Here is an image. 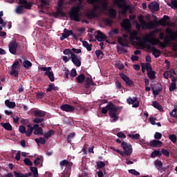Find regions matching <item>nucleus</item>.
Wrapping results in <instances>:
<instances>
[{
  "label": "nucleus",
  "instance_id": "1",
  "mask_svg": "<svg viewBox=\"0 0 177 177\" xmlns=\"http://www.w3.org/2000/svg\"><path fill=\"white\" fill-rule=\"evenodd\" d=\"M153 34L149 33L147 37L143 38L142 41H140L143 45H145L147 43H149L152 46L158 45L162 48H165L167 46L169 45L171 41H174L176 40V37L174 35H165L163 39V43L159 39L152 37Z\"/></svg>",
  "mask_w": 177,
  "mask_h": 177
},
{
  "label": "nucleus",
  "instance_id": "2",
  "mask_svg": "<svg viewBox=\"0 0 177 177\" xmlns=\"http://www.w3.org/2000/svg\"><path fill=\"white\" fill-rule=\"evenodd\" d=\"M83 9L82 1L77 3V6L71 7L69 12V17L71 20L74 21H80V10Z\"/></svg>",
  "mask_w": 177,
  "mask_h": 177
},
{
  "label": "nucleus",
  "instance_id": "3",
  "mask_svg": "<svg viewBox=\"0 0 177 177\" xmlns=\"http://www.w3.org/2000/svg\"><path fill=\"white\" fill-rule=\"evenodd\" d=\"M114 3L119 9L122 10L120 14L126 15L129 10L131 13V7L126 3V0H114Z\"/></svg>",
  "mask_w": 177,
  "mask_h": 177
},
{
  "label": "nucleus",
  "instance_id": "4",
  "mask_svg": "<svg viewBox=\"0 0 177 177\" xmlns=\"http://www.w3.org/2000/svg\"><path fill=\"white\" fill-rule=\"evenodd\" d=\"M138 20H139V22L142 27H147V28L151 29L155 27V24H158L156 21L155 22L147 23L146 21L144 20V17L142 15H140L139 17H138Z\"/></svg>",
  "mask_w": 177,
  "mask_h": 177
},
{
  "label": "nucleus",
  "instance_id": "5",
  "mask_svg": "<svg viewBox=\"0 0 177 177\" xmlns=\"http://www.w3.org/2000/svg\"><path fill=\"white\" fill-rule=\"evenodd\" d=\"M122 148L124 150V156H131L132 154V146L130 144H128L126 142H122Z\"/></svg>",
  "mask_w": 177,
  "mask_h": 177
},
{
  "label": "nucleus",
  "instance_id": "6",
  "mask_svg": "<svg viewBox=\"0 0 177 177\" xmlns=\"http://www.w3.org/2000/svg\"><path fill=\"white\" fill-rule=\"evenodd\" d=\"M110 108H113L116 111H118L119 108L116 107V106L112 103V102H109V104H107L106 106L102 107L101 113L102 114H106L108 113H110L111 111V109Z\"/></svg>",
  "mask_w": 177,
  "mask_h": 177
},
{
  "label": "nucleus",
  "instance_id": "7",
  "mask_svg": "<svg viewBox=\"0 0 177 177\" xmlns=\"http://www.w3.org/2000/svg\"><path fill=\"white\" fill-rule=\"evenodd\" d=\"M119 76L120 77V79H122L125 84H127V86H134V82L132 81V80H131L129 76H127L126 74H124V73H120L119 74Z\"/></svg>",
  "mask_w": 177,
  "mask_h": 177
},
{
  "label": "nucleus",
  "instance_id": "8",
  "mask_svg": "<svg viewBox=\"0 0 177 177\" xmlns=\"http://www.w3.org/2000/svg\"><path fill=\"white\" fill-rule=\"evenodd\" d=\"M19 44H17L15 40H13L12 42L8 44V50L10 53L12 54L13 55H17V48Z\"/></svg>",
  "mask_w": 177,
  "mask_h": 177
},
{
  "label": "nucleus",
  "instance_id": "9",
  "mask_svg": "<svg viewBox=\"0 0 177 177\" xmlns=\"http://www.w3.org/2000/svg\"><path fill=\"white\" fill-rule=\"evenodd\" d=\"M127 102L129 105H132L133 108H138L140 106V102L138 100L137 97L131 98L129 97V98L127 99Z\"/></svg>",
  "mask_w": 177,
  "mask_h": 177
},
{
  "label": "nucleus",
  "instance_id": "10",
  "mask_svg": "<svg viewBox=\"0 0 177 177\" xmlns=\"http://www.w3.org/2000/svg\"><path fill=\"white\" fill-rule=\"evenodd\" d=\"M18 4H19L18 6H22L26 10H30L32 7V3L27 0H18Z\"/></svg>",
  "mask_w": 177,
  "mask_h": 177
},
{
  "label": "nucleus",
  "instance_id": "11",
  "mask_svg": "<svg viewBox=\"0 0 177 177\" xmlns=\"http://www.w3.org/2000/svg\"><path fill=\"white\" fill-rule=\"evenodd\" d=\"M109 109H111V111H110V112L109 113L110 118L112 119L111 122H115L118 121L119 116L117 115V114H118V111H116L115 109L112 108V107H110Z\"/></svg>",
  "mask_w": 177,
  "mask_h": 177
},
{
  "label": "nucleus",
  "instance_id": "12",
  "mask_svg": "<svg viewBox=\"0 0 177 177\" xmlns=\"http://www.w3.org/2000/svg\"><path fill=\"white\" fill-rule=\"evenodd\" d=\"M148 9L151 10L152 12H156L159 11L160 6L157 1H152L149 5H148Z\"/></svg>",
  "mask_w": 177,
  "mask_h": 177
},
{
  "label": "nucleus",
  "instance_id": "13",
  "mask_svg": "<svg viewBox=\"0 0 177 177\" xmlns=\"http://www.w3.org/2000/svg\"><path fill=\"white\" fill-rule=\"evenodd\" d=\"M60 109L66 113H73L75 108L73 106L65 104L60 106Z\"/></svg>",
  "mask_w": 177,
  "mask_h": 177
},
{
  "label": "nucleus",
  "instance_id": "14",
  "mask_svg": "<svg viewBox=\"0 0 177 177\" xmlns=\"http://www.w3.org/2000/svg\"><path fill=\"white\" fill-rule=\"evenodd\" d=\"M147 49L151 50L152 55H153V57H155V58H158L161 55V51L160 50H158L155 47L151 48V46L149 44L147 46Z\"/></svg>",
  "mask_w": 177,
  "mask_h": 177
},
{
  "label": "nucleus",
  "instance_id": "15",
  "mask_svg": "<svg viewBox=\"0 0 177 177\" xmlns=\"http://www.w3.org/2000/svg\"><path fill=\"white\" fill-rule=\"evenodd\" d=\"M71 62L75 65L77 67L81 66V61L82 60V57L80 55H73V57H71Z\"/></svg>",
  "mask_w": 177,
  "mask_h": 177
},
{
  "label": "nucleus",
  "instance_id": "16",
  "mask_svg": "<svg viewBox=\"0 0 177 177\" xmlns=\"http://www.w3.org/2000/svg\"><path fill=\"white\" fill-rule=\"evenodd\" d=\"M63 32L64 33H62V37H60L61 41H63L65 39L68 38L73 33V30H68L67 28L64 29Z\"/></svg>",
  "mask_w": 177,
  "mask_h": 177
},
{
  "label": "nucleus",
  "instance_id": "17",
  "mask_svg": "<svg viewBox=\"0 0 177 177\" xmlns=\"http://www.w3.org/2000/svg\"><path fill=\"white\" fill-rule=\"evenodd\" d=\"M120 26L125 30L131 29V22L129 21V19L127 18L122 20V24H120Z\"/></svg>",
  "mask_w": 177,
  "mask_h": 177
},
{
  "label": "nucleus",
  "instance_id": "18",
  "mask_svg": "<svg viewBox=\"0 0 177 177\" xmlns=\"http://www.w3.org/2000/svg\"><path fill=\"white\" fill-rule=\"evenodd\" d=\"M95 38L98 40L99 42H102L104 40H106L107 37L106 35H104L102 31L100 30H97V35L95 36Z\"/></svg>",
  "mask_w": 177,
  "mask_h": 177
},
{
  "label": "nucleus",
  "instance_id": "19",
  "mask_svg": "<svg viewBox=\"0 0 177 177\" xmlns=\"http://www.w3.org/2000/svg\"><path fill=\"white\" fill-rule=\"evenodd\" d=\"M86 17L87 19H88L90 20L93 19L94 18L98 17L96 12H94L93 10L87 11V12L86 13Z\"/></svg>",
  "mask_w": 177,
  "mask_h": 177
},
{
  "label": "nucleus",
  "instance_id": "20",
  "mask_svg": "<svg viewBox=\"0 0 177 177\" xmlns=\"http://www.w3.org/2000/svg\"><path fill=\"white\" fill-rule=\"evenodd\" d=\"M33 114L36 118H44L47 113L45 111L35 110L33 111Z\"/></svg>",
  "mask_w": 177,
  "mask_h": 177
},
{
  "label": "nucleus",
  "instance_id": "21",
  "mask_svg": "<svg viewBox=\"0 0 177 177\" xmlns=\"http://www.w3.org/2000/svg\"><path fill=\"white\" fill-rule=\"evenodd\" d=\"M55 135V131L53 129H50L48 131L44 133L43 136L44 138L45 139H49L50 137Z\"/></svg>",
  "mask_w": 177,
  "mask_h": 177
},
{
  "label": "nucleus",
  "instance_id": "22",
  "mask_svg": "<svg viewBox=\"0 0 177 177\" xmlns=\"http://www.w3.org/2000/svg\"><path fill=\"white\" fill-rule=\"evenodd\" d=\"M21 64H22V60L21 59L16 60V61L13 62L11 69H13V70L19 69Z\"/></svg>",
  "mask_w": 177,
  "mask_h": 177
},
{
  "label": "nucleus",
  "instance_id": "23",
  "mask_svg": "<svg viewBox=\"0 0 177 177\" xmlns=\"http://www.w3.org/2000/svg\"><path fill=\"white\" fill-rule=\"evenodd\" d=\"M162 145V142L161 141H158L156 140L150 141V147H159Z\"/></svg>",
  "mask_w": 177,
  "mask_h": 177
},
{
  "label": "nucleus",
  "instance_id": "24",
  "mask_svg": "<svg viewBox=\"0 0 177 177\" xmlns=\"http://www.w3.org/2000/svg\"><path fill=\"white\" fill-rule=\"evenodd\" d=\"M151 89L152 90V93L153 96H158L159 94L162 92V87H158L155 89L154 87H151Z\"/></svg>",
  "mask_w": 177,
  "mask_h": 177
},
{
  "label": "nucleus",
  "instance_id": "25",
  "mask_svg": "<svg viewBox=\"0 0 177 177\" xmlns=\"http://www.w3.org/2000/svg\"><path fill=\"white\" fill-rule=\"evenodd\" d=\"M153 165H155L156 168H157L158 170H162V162L161 160H156L153 161Z\"/></svg>",
  "mask_w": 177,
  "mask_h": 177
},
{
  "label": "nucleus",
  "instance_id": "26",
  "mask_svg": "<svg viewBox=\"0 0 177 177\" xmlns=\"http://www.w3.org/2000/svg\"><path fill=\"white\" fill-rule=\"evenodd\" d=\"M5 105L7 106L8 109H15L16 106L15 102H10L9 100H6Z\"/></svg>",
  "mask_w": 177,
  "mask_h": 177
},
{
  "label": "nucleus",
  "instance_id": "27",
  "mask_svg": "<svg viewBox=\"0 0 177 177\" xmlns=\"http://www.w3.org/2000/svg\"><path fill=\"white\" fill-rule=\"evenodd\" d=\"M45 75L48 76V77L50 78V82H55V75L53 74V71L45 72Z\"/></svg>",
  "mask_w": 177,
  "mask_h": 177
},
{
  "label": "nucleus",
  "instance_id": "28",
  "mask_svg": "<svg viewBox=\"0 0 177 177\" xmlns=\"http://www.w3.org/2000/svg\"><path fill=\"white\" fill-rule=\"evenodd\" d=\"M152 106H153V108L158 109V111H164V110L162 109V106H161V104H160L159 103H158V102H156V101L152 102Z\"/></svg>",
  "mask_w": 177,
  "mask_h": 177
},
{
  "label": "nucleus",
  "instance_id": "29",
  "mask_svg": "<svg viewBox=\"0 0 177 177\" xmlns=\"http://www.w3.org/2000/svg\"><path fill=\"white\" fill-rule=\"evenodd\" d=\"M3 128H4L7 131H12V125H10V124L9 122H1V124H0Z\"/></svg>",
  "mask_w": 177,
  "mask_h": 177
},
{
  "label": "nucleus",
  "instance_id": "30",
  "mask_svg": "<svg viewBox=\"0 0 177 177\" xmlns=\"http://www.w3.org/2000/svg\"><path fill=\"white\" fill-rule=\"evenodd\" d=\"M24 7H22V6H18L16 7L15 12L17 15H22L24 12Z\"/></svg>",
  "mask_w": 177,
  "mask_h": 177
},
{
  "label": "nucleus",
  "instance_id": "31",
  "mask_svg": "<svg viewBox=\"0 0 177 177\" xmlns=\"http://www.w3.org/2000/svg\"><path fill=\"white\" fill-rule=\"evenodd\" d=\"M59 88L53 85V84H50L46 88V93L52 92L53 91H58Z\"/></svg>",
  "mask_w": 177,
  "mask_h": 177
},
{
  "label": "nucleus",
  "instance_id": "32",
  "mask_svg": "<svg viewBox=\"0 0 177 177\" xmlns=\"http://www.w3.org/2000/svg\"><path fill=\"white\" fill-rule=\"evenodd\" d=\"M167 6L172 9H177V0H171L170 3H167Z\"/></svg>",
  "mask_w": 177,
  "mask_h": 177
},
{
  "label": "nucleus",
  "instance_id": "33",
  "mask_svg": "<svg viewBox=\"0 0 177 177\" xmlns=\"http://www.w3.org/2000/svg\"><path fill=\"white\" fill-rule=\"evenodd\" d=\"M156 72L154 71H148L147 75L149 80H153L156 79Z\"/></svg>",
  "mask_w": 177,
  "mask_h": 177
},
{
  "label": "nucleus",
  "instance_id": "34",
  "mask_svg": "<svg viewBox=\"0 0 177 177\" xmlns=\"http://www.w3.org/2000/svg\"><path fill=\"white\" fill-rule=\"evenodd\" d=\"M34 130L35 129H33L32 127L30 124H28V129H26V131L24 134H26V136L30 137V136H32V133L34 131Z\"/></svg>",
  "mask_w": 177,
  "mask_h": 177
},
{
  "label": "nucleus",
  "instance_id": "35",
  "mask_svg": "<svg viewBox=\"0 0 177 177\" xmlns=\"http://www.w3.org/2000/svg\"><path fill=\"white\" fill-rule=\"evenodd\" d=\"M63 53L65 55H71V57L77 55H75V53H73V52L71 51V50L70 48H66V49L64 50Z\"/></svg>",
  "mask_w": 177,
  "mask_h": 177
},
{
  "label": "nucleus",
  "instance_id": "36",
  "mask_svg": "<svg viewBox=\"0 0 177 177\" xmlns=\"http://www.w3.org/2000/svg\"><path fill=\"white\" fill-rule=\"evenodd\" d=\"M166 35H174V37L177 39V31H173L172 29L167 28Z\"/></svg>",
  "mask_w": 177,
  "mask_h": 177
},
{
  "label": "nucleus",
  "instance_id": "37",
  "mask_svg": "<svg viewBox=\"0 0 177 177\" xmlns=\"http://www.w3.org/2000/svg\"><path fill=\"white\" fill-rule=\"evenodd\" d=\"M77 83L81 84L85 81V75L81 74L76 77Z\"/></svg>",
  "mask_w": 177,
  "mask_h": 177
},
{
  "label": "nucleus",
  "instance_id": "38",
  "mask_svg": "<svg viewBox=\"0 0 177 177\" xmlns=\"http://www.w3.org/2000/svg\"><path fill=\"white\" fill-rule=\"evenodd\" d=\"M46 138L40 137L39 138H35V141L36 142V143L38 144V145H45L46 144Z\"/></svg>",
  "mask_w": 177,
  "mask_h": 177
},
{
  "label": "nucleus",
  "instance_id": "39",
  "mask_svg": "<svg viewBox=\"0 0 177 177\" xmlns=\"http://www.w3.org/2000/svg\"><path fill=\"white\" fill-rule=\"evenodd\" d=\"M83 46L86 48L87 51L91 52L93 44H88V41H83Z\"/></svg>",
  "mask_w": 177,
  "mask_h": 177
},
{
  "label": "nucleus",
  "instance_id": "40",
  "mask_svg": "<svg viewBox=\"0 0 177 177\" xmlns=\"http://www.w3.org/2000/svg\"><path fill=\"white\" fill-rule=\"evenodd\" d=\"M86 88H88L89 86H94L95 85V83H94L93 82V80H91V78L90 77H86Z\"/></svg>",
  "mask_w": 177,
  "mask_h": 177
},
{
  "label": "nucleus",
  "instance_id": "41",
  "mask_svg": "<svg viewBox=\"0 0 177 177\" xmlns=\"http://www.w3.org/2000/svg\"><path fill=\"white\" fill-rule=\"evenodd\" d=\"M162 156V153L160 151L158 150H154L152 153H151V157L153 158L155 157H161Z\"/></svg>",
  "mask_w": 177,
  "mask_h": 177
},
{
  "label": "nucleus",
  "instance_id": "42",
  "mask_svg": "<svg viewBox=\"0 0 177 177\" xmlns=\"http://www.w3.org/2000/svg\"><path fill=\"white\" fill-rule=\"evenodd\" d=\"M172 112H170V116L174 118H177V105H174Z\"/></svg>",
  "mask_w": 177,
  "mask_h": 177
},
{
  "label": "nucleus",
  "instance_id": "43",
  "mask_svg": "<svg viewBox=\"0 0 177 177\" xmlns=\"http://www.w3.org/2000/svg\"><path fill=\"white\" fill-rule=\"evenodd\" d=\"M10 75L15 77H19V72L17 69H11L10 72Z\"/></svg>",
  "mask_w": 177,
  "mask_h": 177
},
{
  "label": "nucleus",
  "instance_id": "44",
  "mask_svg": "<svg viewBox=\"0 0 177 177\" xmlns=\"http://www.w3.org/2000/svg\"><path fill=\"white\" fill-rule=\"evenodd\" d=\"M109 15L110 17H111V18H116L117 13H116L115 10L113 8L109 9Z\"/></svg>",
  "mask_w": 177,
  "mask_h": 177
},
{
  "label": "nucleus",
  "instance_id": "45",
  "mask_svg": "<svg viewBox=\"0 0 177 177\" xmlns=\"http://www.w3.org/2000/svg\"><path fill=\"white\" fill-rule=\"evenodd\" d=\"M95 55H96L98 59H102L104 57L103 51H102L101 50H97L96 51H95Z\"/></svg>",
  "mask_w": 177,
  "mask_h": 177
},
{
  "label": "nucleus",
  "instance_id": "46",
  "mask_svg": "<svg viewBox=\"0 0 177 177\" xmlns=\"http://www.w3.org/2000/svg\"><path fill=\"white\" fill-rule=\"evenodd\" d=\"M32 64L30 61L28 60H25L23 62V66L25 68H30V67H32Z\"/></svg>",
  "mask_w": 177,
  "mask_h": 177
},
{
  "label": "nucleus",
  "instance_id": "47",
  "mask_svg": "<svg viewBox=\"0 0 177 177\" xmlns=\"http://www.w3.org/2000/svg\"><path fill=\"white\" fill-rule=\"evenodd\" d=\"M168 138H169V140H171V142H172L174 144H175L176 142H177V136H176L175 134L169 135Z\"/></svg>",
  "mask_w": 177,
  "mask_h": 177
},
{
  "label": "nucleus",
  "instance_id": "48",
  "mask_svg": "<svg viewBox=\"0 0 177 177\" xmlns=\"http://www.w3.org/2000/svg\"><path fill=\"white\" fill-rule=\"evenodd\" d=\"M30 171L33 174V177H38V170L36 167H31Z\"/></svg>",
  "mask_w": 177,
  "mask_h": 177
},
{
  "label": "nucleus",
  "instance_id": "49",
  "mask_svg": "<svg viewBox=\"0 0 177 177\" xmlns=\"http://www.w3.org/2000/svg\"><path fill=\"white\" fill-rule=\"evenodd\" d=\"M75 136V133H69V135L68 136V138L66 140L68 144L71 143V140H73Z\"/></svg>",
  "mask_w": 177,
  "mask_h": 177
},
{
  "label": "nucleus",
  "instance_id": "50",
  "mask_svg": "<svg viewBox=\"0 0 177 177\" xmlns=\"http://www.w3.org/2000/svg\"><path fill=\"white\" fill-rule=\"evenodd\" d=\"M129 137L133 140H138L140 138V136L139 133H136V134H129Z\"/></svg>",
  "mask_w": 177,
  "mask_h": 177
},
{
  "label": "nucleus",
  "instance_id": "51",
  "mask_svg": "<svg viewBox=\"0 0 177 177\" xmlns=\"http://www.w3.org/2000/svg\"><path fill=\"white\" fill-rule=\"evenodd\" d=\"M176 89H177L176 84L171 82L170 86L169 87V91L174 92Z\"/></svg>",
  "mask_w": 177,
  "mask_h": 177
},
{
  "label": "nucleus",
  "instance_id": "52",
  "mask_svg": "<svg viewBox=\"0 0 177 177\" xmlns=\"http://www.w3.org/2000/svg\"><path fill=\"white\" fill-rule=\"evenodd\" d=\"M24 163L28 167H32V162L29 158L24 159Z\"/></svg>",
  "mask_w": 177,
  "mask_h": 177
},
{
  "label": "nucleus",
  "instance_id": "53",
  "mask_svg": "<svg viewBox=\"0 0 177 177\" xmlns=\"http://www.w3.org/2000/svg\"><path fill=\"white\" fill-rule=\"evenodd\" d=\"M33 133H35V135H40L42 136L43 135V129L42 128H38V129H35V131H33Z\"/></svg>",
  "mask_w": 177,
  "mask_h": 177
},
{
  "label": "nucleus",
  "instance_id": "54",
  "mask_svg": "<svg viewBox=\"0 0 177 177\" xmlns=\"http://www.w3.org/2000/svg\"><path fill=\"white\" fill-rule=\"evenodd\" d=\"M40 6L41 8H47L48 6V2L47 0H41Z\"/></svg>",
  "mask_w": 177,
  "mask_h": 177
},
{
  "label": "nucleus",
  "instance_id": "55",
  "mask_svg": "<svg viewBox=\"0 0 177 177\" xmlns=\"http://www.w3.org/2000/svg\"><path fill=\"white\" fill-rule=\"evenodd\" d=\"M60 15V17H65L66 14L62 11L61 8H57V12H55Z\"/></svg>",
  "mask_w": 177,
  "mask_h": 177
},
{
  "label": "nucleus",
  "instance_id": "56",
  "mask_svg": "<svg viewBox=\"0 0 177 177\" xmlns=\"http://www.w3.org/2000/svg\"><path fill=\"white\" fill-rule=\"evenodd\" d=\"M106 167V163H104L103 161H98L97 162V167L99 169H102Z\"/></svg>",
  "mask_w": 177,
  "mask_h": 177
},
{
  "label": "nucleus",
  "instance_id": "57",
  "mask_svg": "<svg viewBox=\"0 0 177 177\" xmlns=\"http://www.w3.org/2000/svg\"><path fill=\"white\" fill-rule=\"evenodd\" d=\"M44 121V118H36L35 120H33V123L35 124H40L42 122Z\"/></svg>",
  "mask_w": 177,
  "mask_h": 177
},
{
  "label": "nucleus",
  "instance_id": "58",
  "mask_svg": "<svg viewBox=\"0 0 177 177\" xmlns=\"http://www.w3.org/2000/svg\"><path fill=\"white\" fill-rule=\"evenodd\" d=\"M153 138H155L156 140H161L162 133L159 132H156L155 135H153Z\"/></svg>",
  "mask_w": 177,
  "mask_h": 177
},
{
  "label": "nucleus",
  "instance_id": "59",
  "mask_svg": "<svg viewBox=\"0 0 177 177\" xmlns=\"http://www.w3.org/2000/svg\"><path fill=\"white\" fill-rule=\"evenodd\" d=\"M117 136H118V138H122V139H126V138H127V136L124 135V133H122V131H120V132L117 133Z\"/></svg>",
  "mask_w": 177,
  "mask_h": 177
},
{
  "label": "nucleus",
  "instance_id": "60",
  "mask_svg": "<svg viewBox=\"0 0 177 177\" xmlns=\"http://www.w3.org/2000/svg\"><path fill=\"white\" fill-rule=\"evenodd\" d=\"M61 177H70V170H66L62 173Z\"/></svg>",
  "mask_w": 177,
  "mask_h": 177
},
{
  "label": "nucleus",
  "instance_id": "61",
  "mask_svg": "<svg viewBox=\"0 0 177 177\" xmlns=\"http://www.w3.org/2000/svg\"><path fill=\"white\" fill-rule=\"evenodd\" d=\"M160 153L165 156L169 157V152H168V151L165 149H162Z\"/></svg>",
  "mask_w": 177,
  "mask_h": 177
},
{
  "label": "nucleus",
  "instance_id": "62",
  "mask_svg": "<svg viewBox=\"0 0 177 177\" xmlns=\"http://www.w3.org/2000/svg\"><path fill=\"white\" fill-rule=\"evenodd\" d=\"M129 174H131L134 176H140V172H138L135 169H130V170H129Z\"/></svg>",
  "mask_w": 177,
  "mask_h": 177
},
{
  "label": "nucleus",
  "instance_id": "63",
  "mask_svg": "<svg viewBox=\"0 0 177 177\" xmlns=\"http://www.w3.org/2000/svg\"><path fill=\"white\" fill-rule=\"evenodd\" d=\"M26 127L25 126L21 125L19 126V132L22 134H25L26 133Z\"/></svg>",
  "mask_w": 177,
  "mask_h": 177
},
{
  "label": "nucleus",
  "instance_id": "64",
  "mask_svg": "<svg viewBox=\"0 0 177 177\" xmlns=\"http://www.w3.org/2000/svg\"><path fill=\"white\" fill-rule=\"evenodd\" d=\"M15 177H28L27 175H24L22 173H19V172H15Z\"/></svg>",
  "mask_w": 177,
  "mask_h": 177
}]
</instances>
